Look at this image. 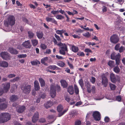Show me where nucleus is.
Instances as JSON below:
<instances>
[{
  "label": "nucleus",
  "instance_id": "nucleus-1",
  "mask_svg": "<svg viewBox=\"0 0 125 125\" xmlns=\"http://www.w3.org/2000/svg\"><path fill=\"white\" fill-rule=\"evenodd\" d=\"M53 41L55 44H56L59 46H60L61 49L59 50V53L61 54L65 55V52L68 51L67 46L65 43H62L61 42L57 43L56 39L54 38H53Z\"/></svg>",
  "mask_w": 125,
  "mask_h": 125
},
{
  "label": "nucleus",
  "instance_id": "nucleus-2",
  "mask_svg": "<svg viewBox=\"0 0 125 125\" xmlns=\"http://www.w3.org/2000/svg\"><path fill=\"white\" fill-rule=\"evenodd\" d=\"M61 88L60 85L58 84L51 85L50 87V93L51 97L54 98L56 96V90L58 92L60 91Z\"/></svg>",
  "mask_w": 125,
  "mask_h": 125
},
{
  "label": "nucleus",
  "instance_id": "nucleus-3",
  "mask_svg": "<svg viewBox=\"0 0 125 125\" xmlns=\"http://www.w3.org/2000/svg\"><path fill=\"white\" fill-rule=\"evenodd\" d=\"M15 18L13 15H10L8 18L4 22L5 27H8L9 25L13 26L15 23Z\"/></svg>",
  "mask_w": 125,
  "mask_h": 125
},
{
  "label": "nucleus",
  "instance_id": "nucleus-4",
  "mask_svg": "<svg viewBox=\"0 0 125 125\" xmlns=\"http://www.w3.org/2000/svg\"><path fill=\"white\" fill-rule=\"evenodd\" d=\"M11 116L9 113H0V124L3 123L10 119Z\"/></svg>",
  "mask_w": 125,
  "mask_h": 125
},
{
  "label": "nucleus",
  "instance_id": "nucleus-5",
  "mask_svg": "<svg viewBox=\"0 0 125 125\" xmlns=\"http://www.w3.org/2000/svg\"><path fill=\"white\" fill-rule=\"evenodd\" d=\"M63 109V106L62 105L60 104L57 106V110L58 112L59 113L58 114V117H60L62 116L68 110V109H67L62 112Z\"/></svg>",
  "mask_w": 125,
  "mask_h": 125
},
{
  "label": "nucleus",
  "instance_id": "nucleus-6",
  "mask_svg": "<svg viewBox=\"0 0 125 125\" xmlns=\"http://www.w3.org/2000/svg\"><path fill=\"white\" fill-rule=\"evenodd\" d=\"M107 75V73H106L103 74L101 75L102 83L105 87L107 86L108 83V80L106 77Z\"/></svg>",
  "mask_w": 125,
  "mask_h": 125
},
{
  "label": "nucleus",
  "instance_id": "nucleus-7",
  "mask_svg": "<svg viewBox=\"0 0 125 125\" xmlns=\"http://www.w3.org/2000/svg\"><path fill=\"white\" fill-rule=\"evenodd\" d=\"M23 92L25 94H28L31 91V85H28L23 86L21 87Z\"/></svg>",
  "mask_w": 125,
  "mask_h": 125
},
{
  "label": "nucleus",
  "instance_id": "nucleus-8",
  "mask_svg": "<svg viewBox=\"0 0 125 125\" xmlns=\"http://www.w3.org/2000/svg\"><path fill=\"white\" fill-rule=\"evenodd\" d=\"M110 42L114 44L117 43L119 41V38L116 34H113L110 37Z\"/></svg>",
  "mask_w": 125,
  "mask_h": 125
},
{
  "label": "nucleus",
  "instance_id": "nucleus-9",
  "mask_svg": "<svg viewBox=\"0 0 125 125\" xmlns=\"http://www.w3.org/2000/svg\"><path fill=\"white\" fill-rule=\"evenodd\" d=\"M93 116L95 121H99L101 119V114L98 111L94 112L93 114Z\"/></svg>",
  "mask_w": 125,
  "mask_h": 125
},
{
  "label": "nucleus",
  "instance_id": "nucleus-10",
  "mask_svg": "<svg viewBox=\"0 0 125 125\" xmlns=\"http://www.w3.org/2000/svg\"><path fill=\"white\" fill-rule=\"evenodd\" d=\"M39 113L38 112H36L34 113V115L32 117V121L33 123H36L39 120Z\"/></svg>",
  "mask_w": 125,
  "mask_h": 125
},
{
  "label": "nucleus",
  "instance_id": "nucleus-11",
  "mask_svg": "<svg viewBox=\"0 0 125 125\" xmlns=\"http://www.w3.org/2000/svg\"><path fill=\"white\" fill-rule=\"evenodd\" d=\"M67 92L71 95H73L74 92L73 87V85H69L67 88Z\"/></svg>",
  "mask_w": 125,
  "mask_h": 125
},
{
  "label": "nucleus",
  "instance_id": "nucleus-12",
  "mask_svg": "<svg viewBox=\"0 0 125 125\" xmlns=\"http://www.w3.org/2000/svg\"><path fill=\"white\" fill-rule=\"evenodd\" d=\"M0 54L1 57L4 60H8L10 59V56L6 52H2Z\"/></svg>",
  "mask_w": 125,
  "mask_h": 125
},
{
  "label": "nucleus",
  "instance_id": "nucleus-13",
  "mask_svg": "<svg viewBox=\"0 0 125 125\" xmlns=\"http://www.w3.org/2000/svg\"><path fill=\"white\" fill-rule=\"evenodd\" d=\"M61 86L63 88H66L68 86V83L64 79H62L60 81Z\"/></svg>",
  "mask_w": 125,
  "mask_h": 125
},
{
  "label": "nucleus",
  "instance_id": "nucleus-14",
  "mask_svg": "<svg viewBox=\"0 0 125 125\" xmlns=\"http://www.w3.org/2000/svg\"><path fill=\"white\" fill-rule=\"evenodd\" d=\"M46 20L47 22H51L55 24H57V22L53 18H51L49 17H47L46 18Z\"/></svg>",
  "mask_w": 125,
  "mask_h": 125
},
{
  "label": "nucleus",
  "instance_id": "nucleus-15",
  "mask_svg": "<svg viewBox=\"0 0 125 125\" xmlns=\"http://www.w3.org/2000/svg\"><path fill=\"white\" fill-rule=\"evenodd\" d=\"M10 86V83H8L5 84L3 87L4 91L7 93L9 91Z\"/></svg>",
  "mask_w": 125,
  "mask_h": 125
},
{
  "label": "nucleus",
  "instance_id": "nucleus-16",
  "mask_svg": "<svg viewBox=\"0 0 125 125\" xmlns=\"http://www.w3.org/2000/svg\"><path fill=\"white\" fill-rule=\"evenodd\" d=\"M22 45L25 47L27 48H30L31 46V44L29 40L25 41L23 42Z\"/></svg>",
  "mask_w": 125,
  "mask_h": 125
},
{
  "label": "nucleus",
  "instance_id": "nucleus-17",
  "mask_svg": "<svg viewBox=\"0 0 125 125\" xmlns=\"http://www.w3.org/2000/svg\"><path fill=\"white\" fill-rule=\"evenodd\" d=\"M18 96L15 95H12L10 97V101L12 102H14L17 101L19 99Z\"/></svg>",
  "mask_w": 125,
  "mask_h": 125
},
{
  "label": "nucleus",
  "instance_id": "nucleus-18",
  "mask_svg": "<svg viewBox=\"0 0 125 125\" xmlns=\"http://www.w3.org/2000/svg\"><path fill=\"white\" fill-rule=\"evenodd\" d=\"M85 86L87 89V91L89 93H91V85L89 82L88 81H86L85 82Z\"/></svg>",
  "mask_w": 125,
  "mask_h": 125
},
{
  "label": "nucleus",
  "instance_id": "nucleus-19",
  "mask_svg": "<svg viewBox=\"0 0 125 125\" xmlns=\"http://www.w3.org/2000/svg\"><path fill=\"white\" fill-rule=\"evenodd\" d=\"M110 78L111 81L114 83H115L116 81V77L115 74L113 73H111L110 75Z\"/></svg>",
  "mask_w": 125,
  "mask_h": 125
},
{
  "label": "nucleus",
  "instance_id": "nucleus-20",
  "mask_svg": "<svg viewBox=\"0 0 125 125\" xmlns=\"http://www.w3.org/2000/svg\"><path fill=\"white\" fill-rule=\"evenodd\" d=\"M9 51L10 53L12 54H16L18 53V52L17 50L11 47L9 48Z\"/></svg>",
  "mask_w": 125,
  "mask_h": 125
},
{
  "label": "nucleus",
  "instance_id": "nucleus-21",
  "mask_svg": "<svg viewBox=\"0 0 125 125\" xmlns=\"http://www.w3.org/2000/svg\"><path fill=\"white\" fill-rule=\"evenodd\" d=\"M34 89L36 91L39 90L40 89L39 83L37 80H35L34 83Z\"/></svg>",
  "mask_w": 125,
  "mask_h": 125
},
{
  "label": "nucleus",
  "instance_id": "nucleus-22",
  "mask_svg": "<svg viewBox=\"0 0 125 125\" xmlns=\"http://www.w3.org/2000/svg\"><path fill=\"white\" fill-rule=\"evenodd\" d=\"M26 109L25 106H19L17 110V112L19 113H21L23 112Z\"/></svg>",
  "mask_w": 125,
  "mask_h": 125
},
{
  "label": "nucleus",
  "instance_id": "nucleus-23",
  "mask_svg": "<svg viewBox=\"0 0 125 125\" xmlns=\"http://www.w3.org/2000/svg\"><path fill=\"white\" fill-rule=\"evenodd\" d=\"M7 106V103H1L0 104V110H3L6 108Z\"/></svg>",
  "mask_w": 125,
  "mask_h": 125
},
{
  "label": "nucleus",
  "instance_id": "nucleus-24",
  "mask_svg": "<svg viewBox=\"0 0 125 125\" xmlns=\"http://www.w3.org/2000/svg\"><path fill=\"white\" fill-rule=\"evenodd\" d=\"M36 36L39 39H42L44 35V34L42 31H38L36 32Z\"/></svg>",
  "mask_w": 125,
  "mask_h": 125
},
{
  "label": "nucleus",
  "instance_id": "nucleus-25",
  "mask_svg": "<svg viewBox=\"0 0 125 125\" xmlns=\"http://www.w3.org/2000/svg\"><path fill=\"white\" fill-rule=\"evenodd\" d=\"M120 56V54L118 53L117 54H116V53L115 52H114L112 53L111 54V58L113 60H114L116 58H117V56Z\"/></svg>",
  "mask_w": 125,
  "mask_h": 125
},
{
  "label": "nucleus",
  "instance_id": "nucleus-26",
  "mask_svg": "<svg viewBox=\"0 0 125 125\" xmlns=\"http://www.w3.org/2000/svg\"><path fill=\"white\" fill-rule=\"evenodd\" d=\"M53 105L52 102L51 101H48L46 103L44 104V106L46 108L50 107Z\"/></svg>",
  "mask_w": 125,
  "mask_h": 125
},
{
  "label": "nucleus",
  "instance_id": "nucleus-27",
  "mask_svg": "<svg viewBox=\"0 0 125 125\" xmlns=\"http://www.w3.org/2000/svg\"><path fill=\"white\" fill-rule=\"evenodd\" d=\"M41 87H43L45 85V82L43 79L42 78H39V79Z\"/></svg>",
  "mask_w": 125,
  "mask_h": 125
},
{
  "label": "nucleus",
  "instance_id": "nucleus-28",
  "mask_svg": "<svg viewBox=\"0 0 125 125\" xmlns=\"http://www.w3.org/2000/svg\"><path fill=\"white\" fill-rule=\"evenodd\" d=\"M8 63L6 62L3 61L0 63V66L3 67H6L8 66Z\"/></svg>",
  "mask_w": 125,
  "mask_h": 125
},
{
  "label": "nucleus",
  "instance_id": "nucleus-29",
  "mask_svg": "<svg viewBox=\"0 0 125 125\" xmlns=\"http://www.w3.org/2000/svg\"><path fill=\"white\" fill-rule=\"evenodd\" d=\"M72 45V51L75 53L77 52L79 50L78 47H77L75 46L74 45Z\"/></svg>",
  "mask_w": 125,
  "mask_h": 125
},
{
  "label": "nucleus",
  "instance_id": "nucleus-30",
  "mask_svg": "<svg viewBox=\"0 0 125 125\" xmlns=\"http://www.w3.org/2000/svg\"><path fill=\"white\" fill-rule=\"evenodd\" d=\"M108 64L111 68L114 67L115 65L114 62L112 60L109 61L108 63Z\"/></svg>",
  "mask_w": 125,
  "mask_h": 125
},
{
  "label": "nucleus",
  "instance_id": "nucleus-31",
  "mask_svg": "<svg viewBox=\"0 0 125 125\" xmlns=\"http://www.w3.org/2000/svg\"><path fill=\"white\" fill-rule=\"evenodd\" d=\"M57 64L61 67H63L65 65V63L63 62L60 61L57 62Z\"/></svg>",
  "mask_w": 125,
  "mask_h": 125
},
{
  "label": "nucleus",
  "instance_id": "nucleus-32",
  "mask_svg": "<svg viewBox=\"0 0 125 125\" xmlns=\"http://www.w3.org/2000/svg\"><path fill=\"white\" fill-rule=\"evenodd\" d=\"M31 42L32 45L34 46H36L38 43V41L36 39L31 40Z\"/></svg>",
  "mask_w": 125,
  "mask_h": 125
},
{
  "label": "nucleus",
  "instance_id": "nucleus-33",
  "mask_svg": "<svg viewBox=\"0 0 125 125\" xmlns=\"http://www.w3.org/2000/svg\"><path fill=\"white\" fill-rule=\"evenodd\" d=\"M31 64L33 65H37V64H40V62L37 60L31 61Z\"/></svg>",
  "mask_w": 125,
  "mask_h": 125
},
{
  "label": "nucleus",
  "instance_id": "nucleus-34",
  "mask_svg": "<svg viewBox=\"0 0 125 125\" xmlns=\"http://www.w3.org/2000/svg\"><path fill=\"white\" fill-rule=\"evenodd\" d=\"M56 66L55 65H50L46 69V70L47 71V69L54 70L56 69Z\"/></svg>",
  "mask_w": 125,
  "mask_h": 125
},
{
  "label": "nucleus",
  "instance_id": "nucleus-35",
  "mask_svg": "<svg viewBox=\"0 0 125 125\" xmlns=\"http://www.w3.org/2000/svg\"><path fill=\"white\" fill-rule=\"evenodd\" d=\"M114 71L116 73H118L120 71V69L118 66L115 67L113 69Z\"/></svg>",
  "mask_w": 125,
  "mask_h": 125
},
{
  "label": "nucleus",
  "instance_id": "nucleus-36",
  "mask_svg": "<svg viewBox=\"0 0 125 125\" xmlns=\"http://www.w3.org/2000/svg\"><path fill=\"white\" fill-rule=\"evenodd\" d=\"M28 36L30 39L32 38L34 35V33L32 32V31H28Z\"/></svg>",
  "mask_w": 125,
  "mask_h": 125
},
{
  "label": "nucleus",
  "instance_id": "nucleus-37",
  "mask_svg": "<svg viewBox=\"0 0 125 125\" xmlns=\"http://www.w3.org/2000/svg\"><path fill=\"white\" fill-rule=\"evenodd\" d=\"M74 88L75 90V93L76 94H78L79 93V89L77 86L76 85H74Z\"/></svg>",
  "mask_w": 125,
  "mask_h": 125
},
{
  "label": "nucleus",
  "instance_id": "nucleus-38",
  "mask_svg": "<svg viewBox=\"0 0 125 125\" xmlns=\"http://www.w3.org/2000/svg\"><path fill=\"white\" fill-rule=\"evenodd\" d=\"M120 56H118L117 57V58L115 59L116 61V65L118 66L119 64L120 60Z\"/></svg>",
  "mask_w": 125,
  "mask_h": 125
},
{
  "label": "nucleus",
  "instance_id": "nucleus-39",
  "mask_svg": "<svg viewBox=\"0 0 125 125\" xmlns=\"http://www.w3.org/2000/svg\"><path fill=\"white\" fill-rule=\"evenodd\" d=\"M83 35L87 38H89L91 36V34L88 32H86V33H83Z\"/></svg>",
  "mask_w": 125,
  "mask_h": 125
},
{
  "label": "nucleus",
  "instance_id": "nucleus-40",
  "mask_svg": "<svg viewBox=\"0 0 125 125\" xmlns=\"http://www.w3.org/2000/svg\"><path fill=\"white\" fill-rule=\"evenodd\" d=\"M48 59V57H46L42 59L41 61V63L43 64H44L45 62Z\"/></svg>",
  "mask_w": 125,
  "mask_h": 125
},
{
  "label": "nucleus",
  "instance_id": "nucleus-41",
  "mask_svg": "<svg viewBox=\"0 0 125 125\" xmlns=\"http://www.w3.org/2000/svg\"><path fill=\"white\" fill-rule=\"evenodd\" d=\"M56 18L58 20H61L62 19H63L64 18V17L61 15H57L56 16Z\"/></svg>",
  "mask_w": 125,
  "mask_h": 125
},
{
  "label": "nucleus",
  "instance_id": "nucleus-42",
  "mask_svg": "<svg viewBox=\"0 0 125 125\" xmlns=\"http://www.w3.org/2000/svg\"><path fill=\"white\" fill-rule=\"evenodd\" d=\"M79 83L81 87L82 88L84 85L83 80L82 79L80 80L79 81Z\"/></svg>",
  "mask_w": 125,
  "mask_h": 125
},
{
  "label": "nucleus",
  "instance_id": "nucleus-43",
  "mask_svg": "<svg viewBox=\"0 0 125 125\" xmlns=\"http://www.w3.org/2000/svg\"><path fill=\"white\" fill-rule=\"evenodd\" d=\"M110 85V87L111 90H114L115 89L116 86L115 85L111 83Z\"/></svg>",
  "mask_w": 125,
  "mask_h": 125
},
{
  "label": "nucleus",
  "instance_id": "nucleus-44",
  "mask_svg": "<svg viewBox=\"0 0 125 125\" xmlns=\"http://www.w3.org/2000/svg\"><path fill=\"white\" fill-rule=\"evenodd\" d=\"M40 47L42 50H45L47 47V46L45 44L42 43L40 46Z\"/></svg>",
  "mask_w": 125,
  "mask_h": 125
},
{
  "label": "nucleus",
  "instance_id": "nucleus-45",
  "mask_svg": "<svg viewBox=\"0 0 125 125\" xmlns=\"http://www.w3.org/2000/svg\"><path fill=\"white\" fill-rule=\"evenodd\" d=\"M77 55L83 57L85 55L84 53L83 52H78L77 53Z\"/></svg>",
  "mask_w": 125,
  "mask_h": 125
},
{
  "label": "nucleus",
  "instance_id": "nucleus-46",
  "mask_svg": "<svg viewBox=\"0 0 125 125\" xmlns=\"http://www.w3.org/2000/svg\"><path fill=\"white\" fill-rule=\"evenodd\" d=\"M81 121L79 120H77L75 121L74 125H81Z\"/></svg>",
  "mask_w": 125,
  "mask_h": 125
},
{
  "label": "nucleus",
  "instance_id": "nucleus-47",
  "mask_svg": "<svg viewBox=\"0 0 125 125\" xmlns=\"http://www.w3.org/2000/svg\"><path fill=\"white\" fill-rule=\"evenodd\" d=\"M27 55L26 54H22L18 55V57L19 58H25L27 57Z\"/></svg>",
  "mask_w": 125,
  "mask_h": 125
},
{
  "label": "nucleus",
  "instance_id": "nucleus-48",
  "mask_svg": "<svg viewBox=\"0 0 125 125\" xmlns=\"http://www.w3.org/2000/svg\"><path fill=\"white\" fill-rule=\"evenodd\" d=\"M46 121L44 118H41L39 120V122L41 123H44L46 122Z\"/></svg>",
  "mask_w": 125,
  "mask_h": 125
},
{
  "label": "nucleus",
  "instance_id": "nucleus-49",
  "mask_svg": "<svg viewBox=\"0 0 125 125\" xmlns=\"http://www.w3.org/2000/svg\"><path fill=\"white\" fill-rule=\"evenodd\" d=\"M54 36L58 41H59L61 40V39L60 37L58 35H57L56 34H54Z\"/></svg>",
  "mask_w": 125,
  "mask_h": 125
},
{
  "label": "nucleus",
  "instance_id": "nucleus-50",
  "mask_svg": "<svg viewBox=\"0 0 125 125\" xmlns=\"http://www.w3.org/2000/svg\"><path fill=\"white\" fill-rule=\"evenodd\" d=\"M16 75L14 74H10L8 75V77L9 78H10L14 77Z\"/></svg>",
  "mask_w": 125,
  "mask_h": 125
},
{
  "label": "nucleus",
  "instance_id": "nucleus-51",
  "mask_svg": "<svg viewBox=\"0 0 125 125\" xmlns=\"http://www.w3.org/2000/svg\"><path fill=\"white\" fill-rule=\"evenodd\" d=\"M107 8L105 6H103L102 7V11L103 12H106L107 11Z\"/></svg>",
  "mask_w": 125,
  "mask_h": 125
},
{
  "label": "nucleus",
  "instance_id": "nucleus-52",
  "mask_svg": "<svg viewBox=\"0 0 125 125\" xmlns=\"http://www.w3.org/2000/svg\"><path fill=\"white\" fill-rule=\"evenodd\" d=\"M120 46V44L118 43L116 44L115 46V49L116 51H118L119 50Z\"/></svg>",
  "mask_w": 125,
  "mask_h": 125
},
{
  "label": "nucleus",
  "instance_id": "nucleus-53",
  "mask_svg": "<svg viewBox=\"0 0 125 125\" xmlns=\"http://www.w3.org/2000/svg\"><path fill=\"white\" fill-rule=\"evenodd\" d=\"M19 77H16L15 78L13 79L11 81L13 82H15V81H18L19 80Z\"/></svg>",
  "mask_w": 125,
  "mask_h": 125
},
{
  "label": "nucleus",
  "instance_id": "nucleus-54",
  "mask_svg": "<svg viewBox=\"0 0 125 125\" xmlns=\"http://www.w3.org/2000/svg\"><path fill=\"white\" fill-rule=\"evenodd\" d=\"M44 53H47L48 54L51 53V50L50 49H47L46 50L45 52Z\"/></svg>",
  "mask_w": 125,
  "mask_h": 125
},
{
  "label": "nucleus",
  "instance_id": "nucleus-55",
  "mask_svg": "<svg viewBox=\"0 0 125 125\" xmlns=\"http://www.w3.org/2000/svg\"><path fill=\"white\" fill-rule=\"evenodd\" d=\"M95 78L94 77H92L91 79L90 80V81L93 83H94L95 82Z\"/></svg>",
  "mask_w": 125,
  "mask_h": 125
},
{
  "label": "nucleus",
  "instance_id": "nucleus-56",
  "mask_svg": "<svg viewBox=\"0 0 125 125\" xmlns=\"http://www.w3.org/2000/svg\"><path fill=\"white\" fill-rule=\"evenodd\" d=\"M104 120L105 123H108L110 120V119L108 117L106 116L105 117Z\"/></svg>",
  "mask_w": 125,
  "mask_h": 125
},
{
  "label": "nucleus",
  "instance_id": "nucleus-57",
  "mask_svg": "<svg viewBox=\"0 0 125 125\" xmlns=\"http://www.w3.org/2000/svg\"><path fill=\"white\" fill-rule=\"evenodd\" d=\"M51 13L53 15H55L59 13V11L58 10L55 11L53 10L51 11Z\"/></svg>",
  "mask_w": 125,
  "mask_h": 125
},
{
  "label": "nucleus",
  "instance_id": "nucleus-58",
  "mask_svg": "<svg viewBox=\"0 0 125 125\" xmlns=\"http://www.w3.org/2000/svg\"><path fill=\"white\" fill-rule=\"evenodd\" d=\"M67 64L70 68L72 69H73V65L70 63L68 61H67Z\"/></svg>",
  "mask_w": 125,
  "mask_h": 125
},
{
  "label": "nucleus",
  "instance_id": "nucleus-59",
  "mask_svg": "<svg viewBox=\"0 0 125 125\" xmlns=\"http://www.w3.org/2000/svg\"><path fill=\"white\" fill-rule=\"evenodd\" d=\"M72 36L74 38H77L78 39H79L80 38V37L78 35H72Z\"/></svg>",
  "mask_w": 125,
  "mask_h": 125
},
{
  "label": "nucleus",
  "instance_id": "nucleus-60",
  "mask_svg": "<svg viewBox=\"0 0 125 125\" xmlns=\"http://www.w3.org/2000/svg\"><path fill=\"white\" fill-rule=\"evenodd\" d=\"M60 13L62 14H64L65 15L66 14L65 13V11L63 10H62L61 9L58 11Z\"/></svg>",
  "mask_w": 125,
  "mask_h": 125
},
{
  "label": "nucleus",
  "instance_id": "nucleus-61",
  "mask_svg": "<svg viewBox=\"0 0 125 125\" xmlns=\"http://www.w3.org/2000/svg\"><path fill=\"white\" fill-rule=\"evenodd\" d=\"M116 99L118 101H120L121 99V97L120 96H117L116 97Z\"/></svg>",
  "mask_w": 125,
  "mask_h": 125
},
{
  "label": "nucleus",
  "instance_id": "nucleus-62",
  "mask_svg": "<svg viewBox=\"0 0 125 125\" xmlns=\"http://www.w3.org/2000/svg\"><path fill=\"white\" fill-rule=\"evenodd\" d=\"M84 51L86 52L92 53V51L90 49H89L88 48H87L85 49L84 50Z\"/></svg>",
  "mask_w": 125,
  "mask_h": 125
},
{
  "label": "nucleus",
  "instance_id": "nucleus-63",
  "mask_svg": "<svg viewBox=\"0 0 125 125\" xmlns=\"http://www.w3.org/2000/svg\"><path fill=\"white\" fill-rule=\"evenodd\" d=\"M124 47L122 46L119 49V50L120 52H122L124 51Z\"/></svg>",
  "mask_w": 125,
  "mask_h": 125
},
{
  "label": "nucleus",
  "instance_id": "nucleus-64",
  "mask_svg": "<svg viewBox=\"0 0 125 125\" xmlns=\"http://www.w3.org/2000/svg\"><path fill=\"white\" fill-rule=\"evenodd\" d=\"M95 87L94 86H93L91 89V92L92 91L93 93H94L95 90Z\"/></svg>",
  "mask_w": 125,
  "mask_h": 125
}]
</instances>
